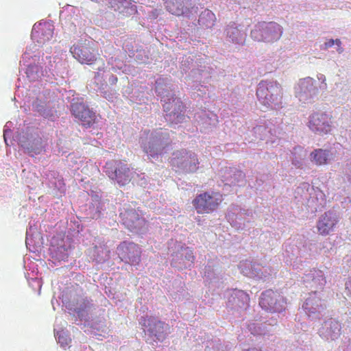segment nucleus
I'll return each instance as SVG.
<instances>
[{"instance_id":"1","label":"nucleus","mask_w":351,"mask_h":351,"mask_svg":"<svg viewBox=\"0 0 351 351\" xmlns=\"http://www.w3.org/2000/svg\"><path fill=\"white\" fill-rule=\"evenodd\" d=\"M256 95L259 101L265 106H270L272 104L278 105L281 103L282 90L279 84L276 82L267 84L261 82L258 84Z\"/></svg>"},{"instance_id":"2","label":"nucleus","mask_w":351,"mask_h":351,"mask_svg":"<svg viewBox=\"0 0 351 351\" xmlns=\"http://www.w3.org/2000/svg\"><path fill=\"white\" fill-rule=\"evenodd\" d=\"M222 195L217 192H204L197 195L192 204L199 214L211 213L222 202Z\"/></svg>"},{"instance_id":"3","label":"nucleus","mask_w":351,"mask_h":351,"mask_svg":"<svg viewBox=\"0 0 351 351\" xmlns=\"http://www.w3.org/2000/svg\"><path fill=\"white\" fill-rule=\"evenodd\" d=\"M70 52L81 64H93L99 56L98 49L90 42L73 45Z\"/></svg>"},{"instance_id":"4","label":"nucleus","mask_w":351,"mask_h":351,"mask_svg":"<svg viewBox=\"0 0 351 351\" xmlns=\"http://www.w3.org/2000/svg\"><path fill=\"white\" fill-rule=\"evenodd\" d=\"M285 299L278 291L271 289L262 293L259 305L266 311L270 313L281 312L285 309Z\"/></svg>"},{"instance_id":"5","label":"nucleus","mask_w":351,"mask_h":351,"mask_svg":"<svg viewBox=\"0 0 351 351\" xmlns=\"http://www.w3.org/2000/svg\"><path fill=\"white\" fill-rule=\"evenodd\" d=\"M308 126L315 133L327 134L332 129V117L326 112H314L309 117Z\"/></svg>"},{"instance_id":"6","label":"nucleus","mask_w":351,"mask_h":351,"mask_svg":"<svg viewBox=\"0 0 351 351\" xmlns=\"http://www.w3.org/2000/svg\"><path fill=\"white\" fill-rule=\"evenodd\" d=\"M71 112L86 128H90L96 122L95 113L83 103L72 104Z\"/></svg>"},{"instance_id":"7","label":"nucleus","mask_w":351,"mask_h":351,"mask_svg":"<svg viewBox=\"0 0 351 351\" xmlns=\"http://www.w3.org/2000/svg\"><path fill=\"white\" fill-rule=\"evenodd\" d=\"M338 222V217L335 213L331 211L324 213L321 215L317 223L318 233L322 236L328 235L334 231Z\"/></svg>"},{"instance_id":"8","label":"nucleus","mask_w":351,"mask_h":351,"mask_svg":"<svg viewBox=\"0 0 351 351\" xmlns=\"http://www.w3.org/2000/svg\"><path fill=\"white\" fill-rule=\"evenodd\" d=\"M165 5L170 13L176 16L187 14L192 8L190 0H165Z\"/></svg>"},{"instance_id":"9","label":"nucleus","mask_w":351,"mask_h":351,"mask_svg":"<svg viewBox=\"0 0 351 351\" xmlns=\"http://www.w3.org/2000/svg\"><path fill=\"white\" fill-rule=\"evenodd\" d=\"M120 248L124 252L123 258L128 260L131 264H138L141 261V250L134 243L123 242Z\"/></svg>"},{"instance_id":"10","label":"nucleus","mask_w":351,"mask_h":351,"mask_svg":"<svg viewBox=\"0 0 351 351\" xmlns=\"http://www.w3.org/2000/svg\"><path fill=\"white\" fill-rule=\"evenodd\" d=\"M112 178L114 179L119 186H125L132 180V172L130 167L126 164L119 162L114 170V177Z\"/></svg>"},{"instance_id":"11","label":"nucleus","mask_w":351,"mask_h":351,"mask_svg":"<svg viewBox=\"0 0 351 351\" xmlns=\"http://www.w3.org/2000/svg\"><path fill=\"white\" fill-rule=\"evenodd\" d=\"M110 7L114 11H119L126 16L132 15L136 12V6L132 4L131 0H110Z\"/></svg>"},{"instance_id":"12","label":"nucleus","mask_w":351,"mask_h":351,"mask_svg":"<svg viewBox=\"0 0 351 351\" xmlns=\"http://www.w3.org/2000/svg\"><path fill=\"white\" fill-rule=\"evenodd\" d=\"M32 35L38 43L44 45L53 38V28L49 23H45L40 25L38 30L34 29Z\"/></svg>"},{"instance_id":"13","label":"nucleus","mask_w":351,"mask_h":351,"mask_svg":"<svg viewBox=\"0 0 351 351\" xmlns=\"http://www.w3.org/2000/svg\"><path fill=\"white\" fill-rule=\"evenodd\" d=\"M326 283V279L321 271H316L311 280L307 281L306 287L311 291V294H316L322 291Z\"/></svg>"},{"instance_id":"14","label":"nucleus","mask_w":351,"mask_h":351,"mask_svg":"<svg viewBox=\"0 0 351 351\" xmlns=\"http://www.w3.org/2000/svg\"><path fill=\"white\" fill-rule=\"evenodd\" d=\"M189 152V151L183 149L173 153V157L170 159L169 163L176 171L183 170Z\"/></svg>"},{"instance_id":"15","label":"nucleus","mask_w":351,"mask_h":351,"mask_svg":"<svg viewBox=\"0 0 351 351\" xmlns=\"http://www.w3.org/2000/svg\"><path fill=\"white\" fill-rule=\"evenodd\" d=\"M282 33L280 25L274 22H270L267 24L265 29V39L267 41H274L278 40Z\"/></svg>"},{"instance_id":"16","label":"nucleus","mask_w":351,"mask_h":351,"mask_svg":"<svg viewBox=\"0 0 351 351\" xmlns=\"http://www.w3.org/2000/svg\"><path fill=\"white\" fill-rule=\"evenodd\" d=\"M199 161L197 154L189 152L182 171L187 173L196 172L199 169Z\"/></svg>"},{"instance_id":"17","label":"nucleus","mask_w":351,"mask_h":351,"mask_svg":"<svg viewBox=\"0 0 351 351\" xmlns=\"http://www.w3.org/2000/svg\"><path fill=\"white\" fill-rule=\"evenodd\" d=\"M312 161L317 165L327 164L330 157V152L322 149H316L311 154Z\"/></svg>"},{"instance_id":"18","label":"nucleus","mask_w":351,"mask_h":351,"mask_svg":"<svg viewBox=\"0 0 351 351\" xmlns=\"http://www.w3.org/2000/svg\"><path fill=\"white\" fill-rule=\"evenodd\" d=\"M163 108L165 111L169 112L170 115L171 114L175 115L183 111L184 106L180 100L173 99L172 103H165Z\"/></svg>"},{"instance_id":"19","label":"nucleus","mask_w":351,"mask_h":351,"mask_svg":"<svg viewBox=\"0 0 351 351\" xmlns=\"http://www.w3.org/2000/svg\"><path fill=\"white\" fill-rule=\"evenodd\" d=\"M148 322L150 326L149 330L155 336L159 337L164 331L165 323L153 317L148 319Z\"/></svg>"},{"instance_id":"20","label":"nucleus","mask_w":351,"mask_h":351,"mask_svg":"<svg viewBox=\"0 0 351 351\" xmlns=\"http://www.w3.org/2000/svg\"><path fill=\"white\" fill-rule=\"evenodd\" d=\"M303 308L305 311L310 314L319 312V310L323 308L322 305L317 304L315 307L313 306V300L311 298H307L303 304Z\"/></svg>"},{"instance_id":"21","label":"nucleus","mask_w":351,"mask_h":351,"mask_svg":"<svg viewBox=\"0 0 351 351\" xmlns=\"http://www.w3.org/2000/svg\"><path fill=\"white\" fill-rule=\"evenodd\" d=\"M143 149L144 152L152 158H154L158 155L156 150L149 143L148 145H145Z\"/></svg>"},{"instance_id":"22","label":"nucleus","mask_w":351,"mask_h":351,"mask_svg":"<svg viewBox=\"0 0 351 351\" xmlns=\"http://www.w3.org/2000/svg\"><path fill=\"white\" fill-rule=\"evenodd\" d=\"M346 176V178H347L348 182H350L351 183V160H350V163H348L347 165Z\"/></svg>"},{"instance_id":"23","label":"nucleus","mask_w":351,"mask_h":351,"mask_svg":"<svg viewBox=\"0 0 351 351\" xmlns=\"http://www.w3.org/2000/svg\"><path fill=\"white\" fill-rule=\"evenodd\" d=\"M58 342L61 344L62 346H67L69 344V341L67 339L64 338L61 335L58 337Z\"/></svg>"},{"instance_id":"24","label":"nucleus","mask_w":351,"mask_h":351,"mask_svg":"<svg viewBox=\"0 0 351 351\" xmlns=\"http://www.w3.org/2000/svg\"><path fill=\"white\" fill-rule=\"evenodd\" d=\"M346 289L351 296V276L348 277L346 282Z\"/></svg>"},{"instance_id":"25","label":"nucleus","mask_w":351,"mask_h":351,"mask_svg":"<svg viewBox=\"0 0 351 351\" xmlns=\"http://www.w3.org/2000/svg\"><path fill=\"white\" fill-rule=\"evenodd\" d=\"M334 45H335V40L330 39L324 43V49H327L332 47Z\"/></svg>"},{"instance_id":"26","label":"nucleus","mask_w":351,"mask_h":351,"mask_svg":"<svg viewBox=\"0 0 351 351\" xmlns=\"http://www.w3.org/2000/svg\"><path fill=\"white\" fill-rule=\"evenodd\" d=\"M335 44H336L338 47H340L341 45V42L339 39L335 40Z\"/></svg>"},{"instance_id":"27","label":"nucleus","mask_w":351,"mask_h":351,"mask_svg":"<svg viewBox=\"0 0 351 351\" xmlns=\"http://www.w3.org/2000/svg\"><path fill=\"white\" fill-rule=\"evenodd\" d=\"M258 34V31L257 30H253L251 32V35L253 38H255L256 37V34Z\"/></svg>"},{"instance_id":"28","label":"nucleus","mask_w":351,"mask_h":351,"mask_svg":"<svg viewBox=\"0 0 351 351\" xmlns=\"http://www.w3.org/2000/svg\"><path fill=\"white\" fill-rule=\"evenodd\" d=\"M195 259L194 256L193 255V253L191 252L189 256V260H191L192 261Z\"/></svg>"},{"instance_id":"29","label":"nucleus","mask_w":351,"mask_h":351,"mask_svg":"<svg viewBox=\"0 0 351 351\" xmlns=\"http://www.w3.org/2000/svg\"><path fill=\"white\" fill-rule=\"evenodd\" d=\"M337 51L339 53H341L343 51V49L341 47V45H340V47H338Z\"/></svg>"},{"instance_id":"30","label":"nucleus","mask_w":351,"mask_h":351,"mask_svg":"<svg viewBox=\"0 0 351 351\" xmlns=\"http://www.w3.org/2000/svg\"><path fill=\"white\" fill-rule=\"evenodd\" d=\"M306 80L307 83H311L313 82V80L311 78H308Z\"/></svg>"}]
</instances>
